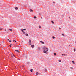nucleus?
I'll return each instance as SVG.
<instances>
[{
    "instance_id": "f257e3e1",
    "label": "nucleus",
    "mask_w": 76,
    "mask_h": 76,
    "mask_svg": "<svg viewBox=\"0 0 76 76\" xmlns=\"http://www.w3.org/2000/svg\"><path fill=\"white\" fill-rule=\"evenodd\" d=\"M43 49L44 50L43 51V53H45V54H47L48 51V48L46 47H43Z\"/></svg>"
},
{
    "instance_id": "f03ea898",
    "label": "nucleus",
    "mask_w": 76,
    "mask_h": 76,
    "mask_svg": "<svg viewBox=\"0 0 76 76\" xmlns=\"http://www.w3.org/2000/svg\"><path fill=\"white\" fill-rule=\"evenodd\" d=\"M11 57L14 60L15 59V56H14V55L13 53H12L11 54Z\"/></svg>"
},
{
    "instance_id": "7ed1b4c3",
    "label": "nucleus",
    "mask_w": 76,
    "mask_h": 76,
    "mask_svg": "<svg viewBox=\"0 0 76 76\" xmlns=\"http://www.w3.org/2000/svg\"><path fill=\"white\" fill-rule=\"evenodd\" d=\"M28 43L29 45H31L32 44V43H31V39L29 40Z\"/></svg>"
},
{
    "instance_id": "20e7f679",
    "label": "nucleus",
    "mask_w": 76,
    "mask_h": 76,
    "mask_svg": "<svg viewBox=\"0 0 76 76\" xmlns=\"http://www.w3.org/2000/svg\"><path fill=\"white\" fill-rule=\"evenodd\" d=\"M40 42H41V43H42V44H44V42H43L42 41H40Z\"/></svg>"
},
{
    "instance_id": "39448f33",
    "label": "nucleus",
    "mask_w": 76,
    "mask_h": 76,
    "mask_svg": "<svg viewBox=\"0 0 76 76\" xmlns=\"http://www.w3.org/2000/svg\"><path fill=\"white\" fill-rule=\"evenodd\" d=\"M36 75H39V73L38 72H36Z\"/></svg>"
},
{
    "instance_id": "423d86ee",
    "label": "nucleus",
    "mask_w": 76,
    "mask_h": 76,
    "mask_svg": "<svg viewBox=\"0 0 76 76\" xmlns=\"http://www.w3.org/2000/svg\"><path fill=\"white\" fill-rule=\"evenodd\" d=\"M21 31L23 33V34H25V32H24V31H23V30L22 29H21Z\"/></svg>"
},
{
    "instance_id": "0eeeda50",
    "label": "nucleus",
    "mask_w": 76,
    "mask_h": 76,
    "mask_svg": "<svg viewBox=\"0 0 76 76\" xmlns=\"http://www.w3.org/2000/svg\"><path fill=\"white\" fill-rule=\"evenodd\" d=\"M15 51H17V53H19V50H15Z\"/></svg>"
},
{
    "instance_id": "6e6552de",
    "label": "nucleus",
    "mask_w": 76,
    "mask_h": 76,
    "mask_svg": "<svg viewBox=\"0 0 76 76\" xmlns=\"http://www.w3.org/2000/svg\"><path fill=\"white\" fill-rule=\"evenodd\" d=\"M15 10H18V8L17 7H16L15 8Z\"/></svg>"
},
{
    "instance_id": "1a4fd4ad",
    "label": "nucleus",
    "mask_w": 76,
    "mask_h": 76,
    "mask_svg": "<svg viewBox=\"0 0 76 76\" xmlns=\"http://www.w3.org/2000/svg\"><path fill=\"white\" fill-rule=\"evenodd\" d=\"M10 31H11V32H13V30H12V29H10Z\"/></svg>"
},
{
    "instance_id": "9d476101",
    "label": "nucleus",
    "mask_w": 76,
    "mask_h": 76,
    "mask_svg": "<svg viewBox=\"0 0 76 76\" xmlns=\"http://www.w3.org/2000/svg\"><path fill=\"white\" fill-rule=\"evenodd\" d=\"M33 71V70H32V69H31L30 70V72H32Z\"/></svg>"
},
{
    "instance_id": "9b49d317",
    "label": "nucleus",
    "mask_w": 76,
    "mask_h": 76,
    "mask_svg": "<svg viewBox=\"0 0 76 76\" xmlns=\"http://www.w3.org/2000/svg\"><path fill=\"white\" fill-rule=\"evenodd\" d=\"M59 61V62H61V60L59 59L58 60Z\"/></svg>"
},
{
    "instance_id": "f8f14e48",
    "label": "nucleus",
    "mask_w": 76,
    "mask_h": 76,
    "mask_svg": "<svg viewBox=\"0 0 76 76\" xmlns=\"http://www.w3.org/2000/svg\"><path fill=\"white\" fill-rule=\"evenodd\" d=\"M31 47V48H34V45H32Z\"/></svg>"
},
{
    "instance_id": "ddd939ff",
    "label": "nucleus",
    "mask_w": 76,
    "mask_h": 76,
    "mask_svg": "<svg viewBox=\"0 0 76 76\" xmlns=\"http://www.w3.org/2000/svg\"><path fill=\"white\" fill-rule=\"evenodd\" d=\"M72 62L73 64H75V61H72Z\"/></svg>"
},
{
    "instance_id": "4468645a",
    "label": "nucleus",
    "mask_w": 76,
    "mask_h": 76,
    "mask_svg": "<svg viewBox=\"0 0 76 76\" xmlns=\"http://www.w3.org/2000/svg\"><path fill=\"white\" fill-rule=\"evenodd\" d=\"M30 12H33V10H30Z\"/></svg>"
},
{
    "instance_id": "2eb2a0df",
    "label": "nucleus",
    "mask_w": 76,
    "mask_h": 76,
    "mask_svg": "<svg viewBox=\"0 0 76 76\" xmlns=\"http://www.w3.org/2000/svg\"><path fill=\"white\" fill-rule=\"evenodd\" d=\"M74 52L76 51V49H75V48L74 49Z\"/></svg>"
},
{
    "instance_id": "dca6fc26",
    "label": "nucleus",
    "mask_w": 76,
    "mask_h": 76,
    "mask_svg": "<svg viewBox=\"0 0 76 76\" xmlns=\"http://www.w3.org/2000/svg\"><path fill=\"white\" fill-rule=\"evenodd\" d=\"M51 22H52V23H53V24H54V22H53V21H51Z\"/></svg>"
},
{
    "instance_id": "f3484780",
    "label": "nucleus",
    "mask_w": 76,
    "mask_h": 76,
    "mask_svg": "<svg viewBox=\"0 0 76 76\" xmlns=\"http://www.w3.org/2000/svg\"><path fill=\"white\" fill-rule=\"evenodd\" d=\"M52 38L53 39H54L55 38V37L54 36H53L52 37Z\"/></svg>"
},
{
    "instance_id": "a211bd4d",
    "label": "nucleus",
    "mask_w": 76,
    "mask_h": 76,
    "mask_svg": "<svg viewBox=\"0 0 76 76\" xmlns=\"http://www.w3.org/2000/svg\"><path fill=\"white\" fill-rule=\"evenodd\" d=\"M26 36H28V34H26Z\"/></svg>"
},
{
    "instance_id": "6ab92c4d",
    "label": "nucleus",
    "mask_w": 76,
    "mask_h": 76,
    "mask_svg": "<svg viewBox=\"0 0 76 76\" xmlns=\"http://www.w3.org/2000/svg\"><path fill=\"white\" fill-rule=\"evenodd\" d=\"M34 18H35V19H37V17H36V16H34Z\"/></svg>"
},
{
    "instance_id": "aec40b11",
    "label": "nucleus",
    "mask_w": 76,
    "mask_h": 76,
    "mask_svg": "<svg viewBox=\"0 0 76 76\" xmlns=\"http://www.w3.org/2000/svg\"><path fill=\"white\" fill-rule=\"evenodd\" d=\"M54 56H56V54L55 53H54Z\"/></svg>"
},
{
    "instance_id": "412c9836",
    "label": "nucleus",
    "mask_w": 76,
    "mask_h": 76,
    "mask_svg": "<svg viewBox=\"0 0 76 76\" xmlns=\"http://www.w3.org/2000/svg\"><path fill=\"white\" fill-rule=\"evenodd\" d=\"M23 30H23H24V31H25V30H26V28L23 29V30Z\"/></svg>"
},
{
    "instance_id": "4be33fe9",
    "label": "nucleus",
    "mask_w": 76,
    "mask_h": 76,
    "mask_svg": "<svg viewBox=\"0 0 76 76\" xmlns=\"http://www.w3.org/2000/svg\"><path fill=\"white\" fill-rule=\"evenodd\" d=\"M16 42V40L15 41V40H13V42Z\"/></svg>"
},
{
    "instance_id": "5701e85b",
    "label": "nucleus",
    "mask_w": 76,
    "mask_h": 76,
    "mask_svg": "<svg viewBox=\"0 0 76 76\" xmlns=\"http://www.w3.org/2000/svg\"><path fill=\"white\" fill-rule=\"evenodd\" d=\"M1 30H2V28H0V31H1Z\"/></svg>"
},
{
    "instance_id": "b1692460",
    "label": "nucleus",
    "mask_w": 76,
    "mask_h": 76,
    "mask_svg": "<svg viewBox=\"0 0 76 76\" xmlns=\"http://www.w3.org/2000/svg\"><path fill=\"white\" fill-rule=\"evenodd\" d=\"M12 45V44H10V47H11V45Z\"/></svg>"
},
{
    "instance_id": "393cba45",
    "label": "nucleus",
    "mask_w": 76,
    "mask_h": 76,
    "mask_svg": "<svg viewBox=\"0 0 76 76\" xmlns=\"http://www.w3.org/2000/svg\"><path fill=\"white\" fill-rule=\"evenodd\" d=\"M38 49H39V50H40V48H38Z\"/></svg>"
},
{
    "instance_id": "a878e982",
    "label": "nucleus",
    "mask_w": 76,
    "mask_h": 76,
    "mask_svg": "<svg viewBox=\"0 0 76 76\" xmlns=\"http://www.w3.org/2000/svg\"><path fill=\"white\" fill-rule=\"evenodd\" d=\"M70 69H73V68L72 67H71Z\"/></svg>"
},
{
    "instance_id": "bb28decb",
    "label": "nucleus",
    "mask_w": 76,
    "mask_h": 76,
    "mask_svg": "<svg viewBox=\"0 0 76 76\" xmlns=\"http://www.w3.org/2000/svg\"><path fill=\"white\" fill-rule=\"evenodd\" d=\"M39 28H41V26H39Z\"/></svg>"
},
{
    "instance_id": "cd10ccee",
    "label": "nucleus",
    "mask_w": 76,
    "mask_h": 76,
    "mask_svg": "<svg viewBox=\"0 0 76 76\" xmlns=\"http://www.w3.org/2000/svg\"><path fill=\"white\" fill-rule=\"evenodd\" d=\"M59 29H61V28H60V27H59Z\"/></svg>"
},
{
    "instance_id": "c85d7f7f",
    "label": "nucleus",
    "mask_w": 76,
    "mask_h": 76,
    "mask_svg": "<svg viewBox=\"0 0 76 76\" xmlns=\"http://www.w3.org/2000/svg\"><path fill=\"white\" fill-rule=\"evenodd\" d=\"M62 35H63V36H64V35L63 34H62Z\"/></svg>"
},
{
    "instance_id": "c756f323",
    "label": "nucleus",
    "mask_w": 76,
    "mask_h": 76,
    "mask_svg": "<svg viewBox=\"0 0 76 76\" xmlns=\"http://www.w3.org/2000/svg\"><path fill=\"white\" fill-rule=\"evenodd\" d=\"M64 56H66V55L65 54H64Z\"/></svg>"
},
{
    "instance_id": "7c9ffc66",
    "label": "nucleus",
    "mask_w": 76,
    "mask_h": 76,
    "mask_svg": "<svg viewBox=\"0 0 76 76\" xmlns=\"http://www.w3.org/2000/svg\"><path fill=\"white\" fill-rule=\"evenodd\" d=\"M69 19H70V17H69Z\"/></svg>"
},
{
    "instance_id": "2f4dec72",
    "label": "nucleus",
    "mask_w": 76,
    "mask_h": 76,
    "mask_svg": "<svg viewBox=\"0 0 76 76\" xmlns=\"http://www.w3.org/2000/svg\"><path fill=\"white\" fill-rule=\"evenodd\" d=\"M23 66H24V65L23 66Z\"/></svg>"
},
{
    "instance_id": "473e14b6",
    "label": "nucleus",
    "mask_w": 76,
    "mask_h": 76,
    "mask_svg": "<svg viewBox=\"0 0 76 76\" xmlns=\"http://www.w3.org/2000/svg\"><path fill=\"white\" fill-rule=\"evenodd\" d=\"M10 42H11V40H10Z\"/></svg>"
},
{
    "instance_id": "72a5a7b5",
    "label": "nucleus",
    "mask_w": 76,
    "mask_h": 76,
    "mask_svg": "<svg viewBox=\"0 0 76 76\" xmlns=\"http://www.w3.org/2000/svg\"><path fill=\"white\" fill-rule=\"evenodd\" d=\"M8 41H9L10 40L9 39H8Z\"/></svg>"
},
{
    "instance_id": "f704fd0d",
    "label": "nucleus",
    "mask_w": 76,
    "mask_h": 76,
    "mask_svg": "<svg viewBox=\"0 0 76 76\" xmlns=\"http://www.w3.org/2000/svg\"><path fill=\"white\" fill-rule=\"evenodd\" d=\"M63 55H63V54H62V56H63Z\"/></svg>"
},
{
    "instance_id": "c9c22d12",
    "label": "nucleus",
    "mask_w": 76,
    "mask_h": 76,
    "mask_svg": "<svg viewBox=\"0 0 76 76\" xmlns=\"http://www.w3.org/2000/svg\"><path fill=\"white\" fill-rule=\"evenodd\" d=\"M15 1H16V0H14Z\"/></svg>"
},
{
    "instance_id": "e433bc0d",
    "label": "nucleus",
    "mask_w": 76,
    "mask_h": 76,
    "mask_svg": "<svg viewBox=\"0 0 76 76\" xmlns=\"http://www.w3.org/2000/svg\"><path fill=\"white\" fill-rule=\"evenodd\" d=\"M69 46H70V45H69Z\"/></svg>"
}]
</instances>
